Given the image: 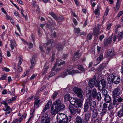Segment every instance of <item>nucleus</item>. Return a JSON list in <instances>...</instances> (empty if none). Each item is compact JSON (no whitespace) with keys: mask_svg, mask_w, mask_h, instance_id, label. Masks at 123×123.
I'll list each match as a JSON object with an SVG mask.
<instances>
[{"mask_svg":"<svg viewBox=\"0 0 123 123\" xmlns=\"http://www.w3.org/2000/svg\"><path fill=\"white\" fill-rule=\"evenodd\" d=\"M53 105L61 111L63 110L65 107L64 105L61 102L59 99L55 100Z\"/></svg>","mask_w":123,"mask_h":123,"instance_id":"obj_1","label":"nucleus"},{"mask_svg":"<svg viewBox=\"0 0 123 123\" xmlns=\"http://www.w3.org/2000/svg\"><path fill=\"white\" fill-rule=\"evenodd\" d=\"M91 96H92L93 98H96L97 97L98 100L99 101L100 100L101 98L100 93L99 92L97 93L96 90L95 89H92Z\"/></svg>","mask_w":123,"mask_h":123,"instance_id":"obj_2","label":"nucleus"},{"mask_svg":"<svg viewBox=\"0 0 123 123\" xmlns=\"http://www.w3.org/2000/svg\"><path fill=\"white\" fill-rule=\"evenodd\" d=\"M73 91L79 97L81 98H82L83 96V91L80 88L75 87L73 88Z\"/></svg>","mask_w":123,"mask_h":123,"instance_id":"obj_3","label":"nucleus"},{"mask_svg":"<svg viewBox=\"0 0 123 123\" xmlns=\"http://www.w3.org/2000/svg\"><path fill=\"white\" fill-rule=\"evenodd\" d=\"M71 99L74 101V103L73 104V103L71 101H70V103L71 104H73L74 106L76 108L81 107L82 105V103L77 98L75 99L73 98H71Z\"/></svg>","mask_w":123,"mask_h":123,"instance_id":"obj_4","label":"nucleus"},{"mask_svg":"<svg viewBox=\"0 0 123 123\" xmlns=\"http://www.w3.org/2000/svg\"><path fill=\"white\" fill-rule=\"evenodd\" d=\"M42 123H50V119L46 114H44L42 117Z\"/></svg>","mask_w":123,"mask_h":123,"instance_id":"obj_5","label":"nucleus"},{"mask_svg":"<svg viewBox=\"0 0 123 123\" xmlns=\"http://www.w3.org/2000/svg\"><path fill=\"white\" fill-rule=\"evenodd\" d=\"M99 82L100 84L98 87V89L100 90H102L103 88L105 87L108 85L107 82L104 79L100 80Z\"/></svg>","mask_w":123,"mask_h":123,"instance_id":"obj_6","label":"nucleus"},{"mask_svg":"<svg viewBox=\"0 0 123 123\" xmlns=\"http://www.w3.org/2000/svg\"><path fill=\"white\" fill-rule=\"evenodd\" d=\"M80 73L79 71L78 70H73L72 71H68V70H65L64 71V73L63 74L61 77L63 78L65 77L68 74H74L79 73Z\"/></svg>","mask_w":123,"mask_h":123,"instance_id":"obj_7","label":"nucleus"},{"mask_svg":"<svg viewBox=\"0 0 123 123\" xmlns=\"http://www.w3.org/2000/svg\"><path fill=\"white\" fill-rule=\"evenodd\" d=\"M92 101V99L91 98H88L86 100L84 105V109L85 112L88 111L87 110L89 109L90 105V102Z\"/></svg>","mask_w":123,"mask_h":123,"instance_id":"obj_8","label":"nucleus"},{"mask_svg":"<svg viewBox=\"0 0 123 123\" xmlns=\"http://www.w3.org/2000/svg\"><path fill=\"white\" fill-rule=\"evenodd\" d=\"M114 50L113 49H109L107 51V57L108 59H111L112 58L114 55Z\"/></svg>","mask_w":123,"mask_h":123,"instance_id":"obj_9","label":"nucleus"},{"mask_svg":"<svg viewBox=\"0 0 123 123\" xmlns=\"http://www.w3.org/2000/svg\"><path fill=\"white\" fill-rule=\"evenodd\" d=\"M121 91L120 89L118 88H116L113 91V96L115 98V97L118 96L120 93Z\"/></svg>","mask_w":123,"mask_h":123,"instance_id":"obj_10","label":"nucleus"},{"mask_svg":"<svg viewBox=\"0 0 123 123\" xmlns=\"http://www.w3.org/2000/svg\"><path fill=\"white\" fill-rule=\"evenodd\" d=\"M60 111V110L56 108L54 106L52 105L51 108L50 110L51 113L52 115H55L59 111Z\"/></svg>","mask_w":123,"mask_h":123,"instance_id":"obj_11","label":"nucleus"},{"mask_svg":"<svg viewBox=\"0 0 123 123\" xmlns=\"http://www.w3.org/2000/svg\"><path fill=\"white\" fill-rule=\"evenodd\" d=\"M86 112L85 114V117L84 118V121L85 122H86L89 121L91 114V113L89 111H87Z\"/></svg>","mask_w":123,"mask_h":123,"instance_id":"obj_12","label":"nucleus"},{"mask_svg":"<svg viewBox=\"0 0 123 123\" xmlns=\"http://www.w3.org/2000/svg\"><path fill=\"white\" fill-rule=\"evenodd\" d=\"M96 78H93L90 80L89 82V86L91 88H92L94 86L95 84Z\"/></svg>","mask_w":123,"mask_h":123,"instance_id":"obj_13","label":"nucleus"},{"mask_svg":"<svg viewBox=\"0 0 123 123\" xmlns=\"http://www.w3.org/2000/svg\"><path fill=\"white\" fill-rule=\"evenodd\" d=\"M10 45L11 48V51H12L13 50L17 45L16 43L14 40H10Z\"/></svg>","mask_w":123,"mask_h":123,"instance_id":"obj_14","label":"nucleus"},{"mask_svg":"<svg viewBox=\"0 0 123 123\" xmlns=\"http://www.w3.org/2000/svg\"><path fill=\"white\" fill-rule=\"evenodd\" d=\"M114 77L113 74H111L108 77L107 80L109 84H111L113 82Z\"/></svg>","mask_w":123,"mask_h":123,"instance_id":"obj_15","label":"nucleus"},{"mask_svg":"<svg viewBox=\"0 0 123 123\" xmlns=\"http://www.w3.org/2000/svg\"><path fill=\"white\" fill-rule=\"evenodd\" d=\"M3 110L6 112L5 115V116H7V114L10 113L12 111L11 109L10 108L9 106L7 105H6L5 107L4 108Z\"/></svg>","mask_w":123,"mask_h":123,"instance_id":"obj_16","label":"nucleus"},{"mask_svg":"<svg viewBox=\"0 0 123 123\" xmlns=\"http://www.w3.org/2000/svg\"><path fill=\"white\" fill-rule=\"evenodd\" d=\"M90 107L91 110L92 109H95L97 107V105L96 102L94 101L90 102Z\"/></svg>","mask_w":123,"mask_h":123,"instance_id":"obj_17","label":"nucleus"},{"mask_svg":"<svg viewBox=\"0 0 123 123\" xmlns=\"http://www.w3.org/2000/svg\"><path fill=\"white\" fill-rule=\"evenodd\" d=\"M103 57V54L102 53L101 54L99 57L97 58L96 59L97 62H96V64L95 63L94 64V65L96 66L102 60Z\"/></svg>","mask_w":123,"mask_h":123,"instance_id":"obj_18","label":"nucleus"},{"mask_svg":"<svg viewBox=\"0 0 123 123\" xmlns=\"http://www.w3.org/2000/svg\"><path fill=\"white\" fill-rule=\"evenodd\" d=\"M24 117V116L23 115L19 119H15L12 123H20L23 120Z\"/></svg>","mask_w":123,"mask_h":123,"instance_id":"obj_19","label":"nucleus"},{"mask_svg":"<svg viewBox=\"0 0 123 123\" xmlns=\"http://www.w3.org/2000/svg\"><path fill=\"white\" fill-rule=\"evenodd\" d=\"M120 81V78L117 76H114L113 82L116 84H118Z\"/></svg>","mask_w":123,"mask_h":123,"instance_id":"obj_20","label":"nucleus"},{"mask_svg":"<svg viewBox=\"0 0 123 123\" xmlns=\"http://www.w3.org/2000/svg\"><path fill=\"white\" fill-rule=\"evenodd\" d=\"M66 115L62 113H59L57 114V121L65 117Z\"/></svg>","mask_w":123,"mask_h":123,"instance_id":"obj_21","label":"nucleus"},{"mask_svg":"<svg viewBox=\"0 0 123 123\" xmlns=\"http://www.w3.org/2000/svg\"><path fill=\"white\" fill-rule=\"evenodd\" d=\"M123 37V31L119 32L117 37V38L118 39V41L121 40Z\"/></svg>","mask_w":123,"mask_h":123,"instance_id":"obj_22","label":"nucleus"},{"mask_svg":"<svg viewBox=\"0 0 123 123\" xmlns=\"http://www.w3.org/2000/svg\"><path fill=\"white\" fill-rule=\"evenodd\" d=\"M65 62L64 61L62 62L60 60H57L55 63V64L54 67H55L56 66H60L62 64H64Z\"/></svg>","mask_w":123,"mask_h":123,"instance_id":"obj_23","label":"nucleus"},{"mask_svg":"<svg viewBox=\"0 0 123 123\" xmlns=\"http://www.w3.org/2000/svg\"><path fill=\"white\" fill-rule=\"evenodd\" d=\"M87 87L86 89V96L87 97L89 98H91L92 99V97L91 96V91L90 90L87 89Z\"/></svg>","mask_w":123,"mask_h":123,"instance_id":"obj_24","label":"nucleus"},{"mask_svg":"<svg viewBox=\"0 0 123 123\" xmlns=\"http://www.w3.org/2000/svg\"><path fill=\"white\" fill-rule=\"evenodd\" d=\"M112 39L111 38H105L104 39V43L106 45L107 44H110L111 42Z\"/></svg>","mask_w":123,"mask_h":123,"instance_id":"obj_25","label":"nucleus"},{"mask_svg":"<svg viewBox=\"0 0 123 123\" xmlns=\"http://www.w3.org/2000/svg\"><path fill=\"white\" fill-rule=\"evenodd\" d=\"M79 54L78 52H76L74 54V56L72 58V59L74 61L77 60L80 57L79 55Z\"/></svg>","mask_w":123,"mask_h":123,"instance_id":"obj_26","label":"nucleus"},{"mask_svg":"<svg viewBox=\"0 0 123 123\" xmlns=\"http://www.w3.org/2000/svg\"><path fill=\"white\" fill-rule=\"evenodd\" d=\"M75 120V123H82L83 122L82 119L79 116L76 117Z\"/></svg>","mask_w":123,"mask_h":123,"instance_id":"obj_27","label":"nucleus"},{"mask_svg":"<svg viewBox=\"0 0 123 123\" xmlns=\"http://www.w3.org/2000/svg\"><path fill=\"white\" fill-rule=\"evenodd\" d=\"M105 102L107 103H109L111 101V97L109 95L106 96L104 98Z\"/></svg>","mask_w":123,"mask_h":123,"instance_id":"obj_28","label":"nucleus"},{"mask_svg":"<svg viewBox=\"0 0 123 123\" xmlns=\"http://www.w3.org/2000/svg\"><path fill=\"white\" fill-rule=\"evenodd\" d=\"M98 111L97 110L95 109H93V111L92 113V117L93 118L96 117L97 116Z\"/></svg>","mask_w":123,"mask_h":123,"instance_id":"obj_29","label":"nucleus"},{"mask_svg":"<svg viewBox=\"0 0 123 123\" xmlns=\"http://www.w3.org/2000/svg\"><path fill=\"white\" fill-rule=\"evenodd\" d=\"M40 100L39 99H36L34 102V108H37L40 104Z\"/></svg>","mask_w":123,"mask_h":123,"instance_id":"obj_30","label":"nucleus"},{"mask_svg":"<svg viewBox=\"0 0 123 123\" xmlns=\"http://www.w3.org/2000/svg\"><path fill=\"white\" fill-rule=\"evenodd\" d=\"M69 109L72 114L74 115L75 114V109L74 108L72 105H70L69 106Z\"/></svg>","mask_w":123,"mask_h":123,"instance_id":"obj_31","label":"nucleus"},{"mask_svg":"<svg viewBox=\"0 0 123 123\" xmlns=\"http://www.w3.org/2000/svg\"><path fill=\"white\" fill-rule=\"evenodd\" d=\"M35 58L34 57H32V59L31 60V66L30 67V68L31 69L33 68L35 66Z\"/></svg>","mask_w":123,"mask_h":123,"instance_id":"obj_32","label":"nucleus"},{"mask_svg":"<svg viewBox=\"0 0 123 123\" xmlns=\"http://www.w3.org/2000/svg\"><path fill=\"white\" fill-rule=\"evenodd\" d=\"M71 98L70 94L69 93L65 95L64 99L66 101H70Z\"/></svg>","mask_w":123,"mask_h":123,"instance_id":"obj_33","label":"nucleus"},{"mask_svg":"<svg viewBox=\"0 0 123 123\" xmlns=\"http://www.w3.org/2000/svg\"><path fill=\"white\" fill-rule=\"evenodd\" d=\"M56 47L57 50L58 51H61L63 49L62 46L60 44H58L57 45Z\"/></svg>","mask_w":123,"mask_h":123,"instance_id":"obj_34","label":"nucleus"},{"mask_svg":"<svg viewBox=\"0 0 123 123\" xmlns=\"http://www.w3.org/2000/svg\"><path fill=\"white\" fill-rule=\"evenodd\" d=\"M110 9V8H109L108 7H107L103 16L104 19L105 18L106 16L107 15L108 13L109 10V9Z\"/></svg>","mask_w":123,"mask_h":123,"instance_id":"obj_35","label":"nucleus"},{"mask_svg":"<svg viewBox=\"0 0 123 123\" xmlns=\"http://www.w3.org/2000/svg\"><path fill=\"white\" fill-rule=\"evenodd\" d=\"M99 30L96 27L93 30V34L95 35H97L99 34Z\"/></svg>","mask_w":123,"mask_h":123,"instance_id":"obj_36","label":"nucleus"},{"mask_svg":"<svg viewBox=\"0 0 123 123\" xmlns=\"http://www.w3.org/2000/svg\"><path fill=\"white\" fill-rule=\"evenodd\" d=\"M50 14L53 18L56 21L58 20V18H57L56 15L53 12L50 13Z\"/></svg>","mask_w":123,"mask_h":123,"instance_id":"obj_37","label":"nucleus"},{"mask_svg":"<svg viewBox=\"0 0 123 123\" xmlns=\"http://www.w3.org/2000/svg\"><path fill=\"white\" fill-rule=\"evenodd\" d=\"M117 115L119 117H121L123 115V110L122 109L117 112Z\"/></svg>","mask_w":123,"mask_h":123,"instance_id":"obj_38","label":"nucleus"},{"mask_svg":"<svg viewBox=\"0 0 123 123\" xmlns=\"http://www.w3.org/2000/svg\"><path fill=\"white\" fill-rule=\"evenodd\" d=\"M68 117H67L63 120L59 121V123H68Z\"/></svg>","mask_w":123,"mask_h":123,"instance_id":"obj_39","label":"nucleus"},{"mask_svg":"<svg viewBox=\"0 0 123 123\" xmlns=\"http://www.w3.org/2000/svg\"><path fill=\"white\" fill-rule=\"evenodd\" d=\"M101 90H102L101 93L102 95H104L105 96H107L106 95L107 94V91L106 90L103 89V88Z\"/></svg>","mask_w":123,"mask_h":123,"instance_id":"obj_40","label":"nucleus"},{"mask_svg":"<svg viewBox=\"0 0 123 123\" xmlns=\"http://www.w3.org/2000/svg\"><path fill=\"white\" fill-rule=\"evenodd\" d=\"M78 69L80 71H85V68L82 66L81 65H79L78 66Z\"/></svg>","mask_w":123,"mask_h":123,"instance_id":"obj_41","label":"nucleus"},{"mask_svg":"<svg viewBox=\"0 0 123 123\" xmlns=\"http://www.w3.org/2000/svg\"><path fill=\"white\" fill-rule=\"evenodd\" d=\"M52 104V102L51 101H49L47 104L45 105V106L46 107H47V108H48L49 109V108L51 106Z\"/></svg>","mask_w":123,"mask_h":123,"instance_id":"obj_42","label":"nucleus"},{"mask_svg":"<svg viewBox=\"0 0 123 123\" xmlns=\"http://www.w3.org/2000/svg\"><path fill=\"white\" fill-rule=\"evenodd\" d=\"M94 12L96 15L98 16L99 15V11L98 9H95Z\"/></svg>","mask_w":123,"mask_h":123,"instance_id":"obj_43","label":"nucleus"},{"mask_svg":"<svg viewBox=\"0 0 123 123\" xmlns=\"http://www.w3.org/2000/svg\"><path fill=\"white\" fill-rule=\"evenodd\" d=\"M115 105H114L113 103V104L111 103L110 104L108 107V109L110 110L111 109H113L114 108Z\"/></svg>","mask_w":123,"mask_h":123,"instance_id":"obj_44","label":"nucleus"},{"mask_svg":"<svg viewBox=\"0 0 123 123\" xmlns=\"http://www.w3.org/2000/svg\"><path fill=\"white\" fill-rule=\"evenodd\" d=\"M118 102L117 97L115 98L113 102V105H115L116 104H117Z\"/></svg>","mask_w":123,"mask_h":123,"instance_id":"obj_45","label":"nucleus"},{"mask_svg":"<svg viewBox=\"0 0 123 123\" xmlns=\"http://www.w3.org/2000/svg\"><path fill=\"white\" fill-rule=\"evenodd\" d=\"M58 93L56 92H55L53 93L52 95L53 99H54L55 98Z\"/></svg>","mask_w":123,"mask_h":123,"instance_id":"obj_46","label":"nucleus"},{"mask_svg":"<svg viewBox=\"0 0 123 123\" xmlns=\"http://www.w3.org/2000/svg\"><path fill=\"white\" fill-rule=\"evenodd\" d=\"M44 71H43V74H42L43 75L45 73L47 72V69L49 68V67L48 66L46 67V66H44Z\"/></svg>","mask_w":123,"mask_h":123,"instance_id":"obj_47","label":"nucleus"},{"mask_svg":"<svg viewBox=\"0 0 123 123\" xmlns=\"http://www.w3.org/2000/svg\"><path fill=\"white\" fill-rule=\"evenodd\" d=\"M47 27L48 28L51 30H55V28L52 25H48Z\"/></svg>","mask_w":123,"mask_h":123,"instance_id":"obj_48","label":"nucleus"},{"mask_svg":"<svg viewBox=\"0 0 123 123\" xmlns=\"http://www.w3.org/2000/svg\"><path fill=\"white\" fill-rule=\"evenodd\" d=\"M58 20L57 21H63L64 20V18L63 17H62L61 16H60L59 17V18H58Z\"/></svg>","mask_w":123,"mask_h":123,"instance_id":"obj_49","label":"nucleus"},{"mask_svg":"<svg viewBox=\"0 0 123 123\" xmlns=\"http://www.w3.org/2000/svg\"><path fill=\"white\" fill-rule=\"evenodd\" d=\"M74 31L75 33H79L80 32V30L78 28H75L74 29Z\"/></svg>","mask_w":123,"mask_h":123,"instance_id":"obj_50","label":"nucleus"},{"mask_svg":"<svg viewBox=\"0 0 123 123\" xmlns=\"http://www.w3.org/2000/svg\"><path fill=\"white\" fill-rule=\"evenodd\" d=\"M18 58L19 59V62L18 63V65H20L21 64V63L23 61V60L22 59H21L20 56H19L18 57Z\"/></svg>","mask_w":123,"mask_h":123,"instance_id":"obj_51","label":"nucleus"},{"mask_svg":"<svg viewBox=\"0 0 123 123\" xmlns=\"http://www.w3.org/2000/svg\"><path fill=\"white\" fill-rule=\"evenodd\" d=\"M121 0H117L116 5L120 7Z\"/></svg>","mask_w":123,"mask_h":123,"instance_id":"obj_52","label":"nucleus"},{"mask_svg":"<svg viewBox=\"0 0 123 123\" xmlns=\"http://www.w3.org/2000/svg\"><path fill=\"white\" fill-rule=\"evenodd\" d=\"M120 8V7H119L117 6L116 5L115 7H114V10L117 12V11Z\"/></svg>","mask_w":123,"mask_h":123,"instance_id":"obj_53","label":"nucleus"},{"mask_svg":"<svg viewBox=\"0 0 123 123\" xmlns=\"http://www.w3.org/2000/svg\"><path fill=\"white\" fill-rule=\"evenodd\" d=\"M39 48L43 52L44 51V48H43V45L41 44L39 46Z\"/></svg>","mask_w":123,"mask_h":123,"instance_id":"obj_54","label":"nucleus"},{"mask_svg":"<svg viewBox=\"0 0 123 123\" xmlns=\"http://www.w3.org/2000/svg\"><path fill=\"white\" fill-rule=\"evenodd\" d=\"M7 77V75L6 74H4L3 75L2 77L0 78V80H5L6 78Z\"/></svg>","mask_w":123,"mask_h":123,"instance_id":"obj_55","label":"nucleus"},{"mask_svg":"<svg viewBox=\"0 0 123 123\" xmlns=\"http://www.w3.org/2000/svg\"><path fill=\"white\" fill-rule=\"evenodd\" d=\"M50 41H49V42H50V43H51V45L52 47H53L55 45V44L53 42V40H49Z\"/></svg>","mask_w":123,"mask_h":123,"instance_id":"obj_56","label":"nucleus"},{"mask_svg":"<svg viewBox=\"0 0 123 123\" xmlns=\"http://www.w3.org/2000/svg\"><path fill=\"white\" fill-rule=\"evenodd\" d=\"M92 37V35L91 34H89L87 36V38L89 40H91Z\"/></svg>","mask_w":123,"mask_h":123,"instance_id":"obj_57","label":"nucleus"},{"mask_svg":"<svg viewBox=\"0 0 123 123\" xmlns=\"http://www.w3.org/2000/svg\"><path fill=\"white\" fill-rule=\"evenodd\" d=\"M74 68V67L72 65H70L68 67L67 69L68 71H70V70Z\"/></svg>","mask_w":123,"mask_h":123,"instance_id":"obj_58","label":"nucleus"},{"mask_svg":"<svg viewBox=\"0 0 123 123\" xmlns=\"http://www.w3.org/2000/svg\"><path fill=\"white\" fill-rule=\"evenodd\" d=\"M103 106L104 109H107V104L105 103H104L103 105Z\"/></svg>","mask_w":123,"mask_h":123,"instance_id":"obj_59","label":"nucleus"},{"mask_svg":"<svg viewBox=\"0 0 123 123\" xmlns=\"http://www.w3.org/2000/svg\"><path fill=\"white\" fill-rule=\"evenodd\" d=\"M112 25V24L111 23L109 24L107 26V28L106 29L107 30H110V28L111 27Z\"/></svg>","mask_w":123,"mask_h":123,"instance_id":"obj_60","label":"nucleus"},{"mask_svg":"<svg viewBox=\"0 0 123 123\" xmlns=\"http://www.w3.org/2000/svg\"><path fill=\"white\" fill-rule=\"evenodd\" d=\"M37 76V75L34 74H33L32 76L30 77V80H32L34 78L36 77Z\"/></svg>","mask_w":123,"mask_h":123,"instance_id":"obj_61","label":"nucleus"},{"mask_svg":"<svg viewBox=\"0 0 123 123\" xmlns=\"http://www.w3.org/2000/svg\"><path fill=\"white\" fill-rule=\"evenodd\" d=\"M123 13L122 12V11H120L118 13L117 15V17H119L120 16H121L122 14Z\"/></svg>","mask_w":123,"mask_h":123,"instance_id":"obj_62","label":"nucleus"},{"mask_svg":"<svg viewBox=\"0 0 123 123\" xmlns=\"http://www.w3.org/2000/svg\"><path fill=\"white\" fill-rule=\"evenodd\" d=\"M104 35H100V36L99 39L101 41H102V39L104 38Z\"/></svg>","mask_w":123,"mask_h":123,"instance_id":"obj_63","label":"nucleus"},{"mask_svg":"<svg viewBox=\"0 0 123 123\" xmlns=\"http://www.w3.org/2000/svg\"><path fill=\"white\" fill-rule=\"evenodd\" d=\"M33 44L32 43H30L29 44V49H31L33 47Z\"/></svg>","mask_w":123,"mask_h":123,"instance_id":"obj_64","label":"nucleus"}]
</instances>
